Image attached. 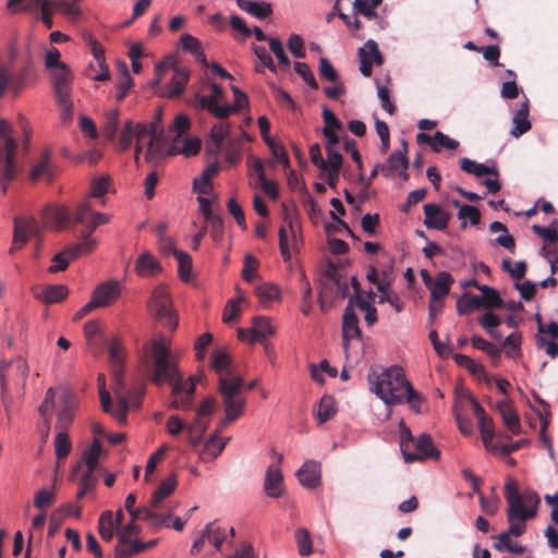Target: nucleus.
<instances>
[{
    "instance_id": "obj_1",
    "label": "nucleus",
    "mask_w": 558,
    "mask_h": 558,
    "mask_svg": "<svg viewBox=\"0 0 558 558\" xmlns=\"http://www.w3.org/2000/svg\"><path fill=\"white\" fill-rule=\"evenodd\" d=\"M145 367L155 385L167 381L171 386L169 408L190 410L193 405L195 385L185 380L179 368L178 357L171 350V341L163 335L151 339L146 349Z\"/></svg>"
},
{
    "instance_id": "obj_2",
    "label": "nucleus",
    "mask_w": 558,
    "mask_h": 558,
    "mask_svg": "<svg viewBox=\"0 0 558 558\" xmlns=\"http://www.w3.org/2000/svg\"><path fill=\"white\" fill-rule=\"evenodd\" d=\"M505 496L508 504L507 520L509 527L501 534H507V537L510 538L511 536H521L526 530L525 522L536 515L541 499L532 489H526L520 494L513 481L506 483Z\"/></svg>"
},
{
    "instance_id": "obj_3",
    "label": "nucleus",
    "mask_w": 558,
    "mask_h": 558,
    "mask_svg": "<svg viewBox=\"0 0 558 558\" xmlns=\"http://www.w3.org/2000/svg\"><path fill=\"white\" fill-rule=\"evenodd\" d=\"M160 121V113L156 120L149 124L134 123L132 120H126L123 124L122 131L119 135V146L122 151L129 149L134 140L143 142L146 146L145 158L148 162L154 161L165 155L166 145L165 138L158 130V122Z\"/></svg>"
},
{
    "instance_id": "obj_4",
    "label": "nucleus",
    "mask_w": 558,
    "mask_h": 558,
    "mask_svg": "<svg viewBox=\"0 0 558 558\" xmlns=\"http://www.w3.org/2000/svg\"><path fill=\"white\" fill-rule=\"evenodd\" d=\"M368 380L369 390L388 407L404 403V393L410 391L411 383L399 366L385 368L380 373L372 372Z\"/></svg>"
},
{
    "instance_id": "obj_5",
    "label": "nucleus",
    "mask_w": 558,
    "mask_h": 558,
    "mask_svg": "<svg viewBox=\"0 0 558 558\" xmlns=\"http://www.w3.org/2000/svg\"><path fill=\"white\" fill-rule=\"evenodd\" d=\"M75 400L66 387H50L45 395V399L39 407V413L43 417L46 429L50 426V416L52 411L57 413V427L66 428L74 415Z\"/></svg>"
},
{
    "instance_id": "obj_6",
    "label": "nucleus",
    "mask_w": 558,
    "mask_h": 558,
    "mask_svg": "<svg viewBox=\"0 0 558 558\" xmlns=\"http://www.w3.org/2000/svg\"><path fill=\"white\" fill-rule=\"evenodd\" d=\"M98 388L102 411L112 415L120 424H124L130 408V398L125 395L121 371L117 369L113 373L112 391L117 401L116 405L112 404L110 392L106 388L104 375L98 376Z\"/></svg>"
},
{
    "instance_id": "obj_7",
    "label": "nucleus",
    "mask_w": 558,
    "mask_h": 558,
    "mask_svg": "<svg viewBox=\"0 0 558 558\" xmlns=\"http://www.w3.org/2000/svg\"><path fill=\"white\" fill-rule=\"evenodd\" d=\"M244 381L242 378L231 380L222 379L219 385V392L226 412V417L221 421V426L239 418L243 413L245 400L240 396Z\"/></svg>"
},
{
    "instance_id": "obj_8",
    "label": "nucleus",
    "mask_w": 558,
    "mask_h": 558,
    "mask_svg": "<svg viewBox=\"0 0 558 558\" xmlns=\"http://www.w3.org/2000/svg\"><path fill=\"white\" fill-rule=\"evenodd\" d=\"M32 47L33 40L28 37L25 46V64L19 73L13 74L10 68L0 65V98L4 96L7 90L17 95L25 86L26 77L32 72L34 65Z\"/></svg>"
},
{
    "instance_id": "obj_9",
    "label": "nucleus",
    "mask_w": 558,
    "mask_h": 558,
    "mask_svg": "<svg viewBox=\"0 0 558 558\" xmlns=\"http://www.w3.org/2000/svg\"><path fill=\"white\" fill-rule=\"evenodd\" d=\"M12 126L0 119V180H14L16 175L15 153L16 141L11 136Z\"/></svg>"
},
{
    "instance_id": "obj_10",
    "label": "nucleus",
    "mask_w": 558,
    "mask_h": 558,
    "mask_svg": "<svg viewBox=\"0 0 558 558\" xmlns=\"http://www.w3.org/2000/svg\"><path fill=\"white\" fill-rule=\"evenodd\" d=\"M148 310L163 327L174 330L178 325L177 314L172 308L169 292L162 284L156 287L148 302Z\"/></svg>"
},
{
    "instance_id": "obj_11",
    "label": "nucleus",
    "mask_w": 558,
    "mask_h": 558,
    "mask_svg": "<svg viewBox=\"0 0 558 558\" xmlns=\"http://www.w3.org/2000/svg\"><path fill=\"white\" fill-rule=\"evenodd\" d=\"M211 94L204 96L196 94L194 98V106L199 109H206L219 119L230 116V109L227 105H219L218 101L223 98L222 87L216 83H210Z\"/></svg>"
},
{
    "instance_id": "obj_12",
    "label": "nucleus",
    "mask_w": 558,
    "mask_h": 558,
    "mask_svg": "<svg viewBox=\"0 0 558 558\" xmlns=\"http://www.w3.org/2000/svg\"><path fill=\"white\" fill-rule=\"evenodd\" d=\"M412 448L415 449L414 452L412 449L404 451L403 460L405 463L425 459L438 460L440 458L439 450L434 446L432 437L427 434H421L413 442Z\"/></svg>"
},
{
    "instance_id": "obj_13",
    "label": "nucleus",
    "mask_w": 558,
    "mask_h": 558,
    "mask_svg": "<svg viewBox=\"0 0 558 558\" xmlns=\"http://www.w3.org/2000/svg\"><path fill=\"white\" fill-rule=\"evenodd\" d=\"M14 234H13V247L21 248L31 236L40 235V226L38 221L32 217H14Z\"/></svg>"
},
{
    "instance_id": "obj_14",
    "label": "nucleus",
    "mask_w": 558,
    "mask_h": 558,
    "mask_svg": "<svg viewBox=\"0 0 558 558\" xmlns=\"http://www.w3.org/2000/svg\"><path fill=\"white\" fill-rule=\"evenodd\" d=\"M360 336L359 318L353 308V298H351L342 317V344L347 359L350 357V340L359 339Z\"/></svg>"
},
{
    "instance_id": "obj_15",
    "label": "nucleus",
    "mask_w": 558,
    "mask_h": 558,
    "mask_svg": "<svg viewBox=\"0 0 558 558\" xmlns=\"http://www.w3.org/2000/svg\"><path fill=\"white\" fill-rule=\"evenodd\" d=\"M48 72L56 97L72 95L74 73L68 64L59 65Z\"/></svg>"
},
{
    "instance_id": "obj_16",
    "label": "nucleus",
    "mask_w": 558,
    "mask_h": 558,
    "mask_svg": "<svg viewBox=\"0 0 558 558\" xmlns=\"http://www.w3.org/2000/svg\"><path fill=\"white\" fill-rule=\"evenodd\" d=\"M121 294V283L118 280H108L100 283L93 292L90 301L96 308L112 304Z\"/></svg>"
},
{
    "instance_id": "obj_17",
    "label": "nucleus",
    "mask_w": 558,
    "mask_h": 558,
    "mask_svg": "<svg viewBox=\"0 0 558 558\" xmlns=\"http://www.w3.org/2000/svg\"><path fill=\"white\" fill-rule=\"evenodd\" d=\"M264 490L270 498H279L283 495V474L278 464L268 465L264 480Z\"/></svg>"
},
{
    "instance_id": "obj_18",
    "label": "nucleus",
    "mask_w": 558,
    "mask_h": 558,
    "mask_svg": "<svg viewBox=\"0 0 558 558\" xmlns=\"http://www.w3.org/2000/svg\"><path fill=\"white\" fill-rule=\"evenodd\" d=\"M296 477L300 484L308 489H314L319 486L322 481L320 463L314 460H307L298 470Z\"/></svg>"
},
{
    "instance_id": "obj_19",
    "label": "nucleus",
    "mask_w": 558,
    "mask_h": 558,
    "mask_svg": "<svg viewBox=\"0 0 558 558\" xmlns=\"http://www.w3.org/2000/svg\"><path fill=\"white\" fill-rule=\"evenodd\" d=\"M424 225L428 229L445 230L450 221V214L439 205L429 203L424 205Z\"/></svg>"
},
{
    "instance_id": "obj_20",
    "label": "nucleus",
    "mask_w": 558,
    "mask_h": 558,
    "mask_svg": "<svg viewBox=\"0 0 558 558\" xmlns=\"http://www.w3.org/2000/svg\"><path fill=\"white\" fill-rule=\"evenodd\" d=\"M403 149L402 150H396L393 151L388 160L387 163L380 166V172L389 178L392 175H405V171L408 169V158L405 156L408 145L405 142H403Z\"/></svg>"
},
{
    "instance_id": "obj_21",
    "label": "nucleus",
    "mask_w": 558,
    "mask_h": 558,
    "mask_svg": "<svg viewBox=\"0 0 558 558\" xmlns=\"http://www.w3.org/2000/svg\"><path fill=\"white\" fill-rule=\"evenodd\" d=\"M422 276L424 282L429 287L430 296H433L434 299H444L449 293L450 286L453 282V279L449 272H439L433 282L426 271H422Z\"/></svg>"
},
{
    "instance_id": "obj_22",
    "label": "nucleus",
    "mask_w": 558,
    "mask_h": 558,
    "mask_svg": "<svg viewBox=\"0 0 558 558\" xmlns=\"http://www.w3.org/2000/svg\"><path fill=\"white\" fill-rule=\"evenodd\" d=\"M230 124L227 122L216 123L211 130L209 140L206 145L207 153L213 156H218L222 148V143L229 136Z\"/></svg>"
},
{
    "instance_id": "obj_23",
    "label": "nucleus",
    "mask_w": 558,
    "mask_h": 558,
    "mask_svg": "<svg viewBox=\"0 0 558 558\" xmlns=\"http://www.w3.org/2000/svg\"><path fill=\"white\" fill-rule=\"evenodd\" d=\"M211 365L219 376V383L222 379H227L228 381L233 378H242L233 372L231 359L228 353L222 350H218L213 354Z\"/></svg>"
},
{
    "instance_id": "obj_24",
    "label": "nucleus",
    "mask_w": 558,
    "mask_h": 558,
    "mask_svg": "<svg viewBox=\"0 0 558 558\" xmlns=\"http://www.w3.org/2000/svg\"><path fill=\"white\" fill-rule=\"evenodd\" d=\"M155 510L156 509L150 508V506L128 510L129 513L131 514L130 522L135 523L136 520L143 519V520L147 521L149 525H151L153 527H156V529H159V527L166 525L168 520L170 519V514L161 515V514H158Z\"/></svg>"
},
{
    "instance_id": "obj_25",
    "label": "nucleus",
    "mask_w": 558,
    "mask_h": 558,
    "mask_svg": "<svg viewBox=\"0 0 558 558\" xmlns=\"http://www.w3.org/2000/svg\"><path fill=\"white\" fill-rule=\"evenodd\" d=\"M531 126L532 125L529 120V99L525 97V100L512 117V129L510 130V135L518 138L530 131Z\"/></svg>"
},
{
    "instance_id": "obj_26",
    "label": "nucleus",
    "mask_w": 558,
    "mask_h": 558,
    "mask_svg": "<svg viewBox=\"0 0 558 558\" xmlns=\"http://www.w3.org/2000/svg\"><path fill=\"white\" fill-rule=\"evenodd\" d=\"M190 77V71L185 68H177L170 82L165 86L163 95L170 98L182 94Z\"/></svg>"
},
{
    "instance_id": "obj_27",
    "label": "nucleus",
    "mask_w": 558,
    "mask_h": 558,
    "mask_svg": "<svg viewBox=\"0 0 558 558\" xmlns=\"http://www.w3.org/2000/svg\"><path fill=\"white\" fill-rule=\"evenodd\" d=\"M101 451V444L99 440L94 439L93 444L84 451L81 462H78L73 472L80 471L83 466H85V471L95 473L98 469V460Z\"/></svg>"
},
{
    "instance_id": "obj_28",
    "label": "nucleus",
    "mask_w": 558,
    "mask_h": 558,
    "mask_svg": "<svg viewBox=\"0 0 558 558\" xmlns=\"http://www.w3.org/2000/svg\"><path fill=\"white\" fill-rule=\"evenodd\" d=\"M177 475L175 473H171L168 477H166L161 483L159 484L158 488L155 490L151 500H150V508L153 509H160L161 502L163 499L169 497L177 487Z\"/></svg>"
},
{
    "instance_id": "obj_29",
    "label": "nucleus",
    "mask_w": 558,
    "mask_h": 558,
    "mask_svg": "<svg viewBox=\"0 0 558 558\" xmlns=\"http://www.w3.org/2000/svg\"><path fill=\"white\" fill-rule=\"evenodd\" d=\"M161 269L160 263L149 252L141 254L135 263V271L141 277H151Z\"/></svg>"
},
{
    "instance_id": "obj_30",
    "label": "nucleus",
    "mask_w": 558,
    "mask_h": 558,
    "mask_svg": "<svg viewBox=\"0 0 558 558\" xmlns=\"http://www.w3.org/2000/svg\"><path fill=\"white\" fill-rule=\"evenodd\" d=\"M252 337L250 342L264 341L275 335L276 329L265 316H256L252 322Z\"/></svg>"
},
{
    "instance_id": "obj_31",
    "label": "nucleus",
    "mask_w": 558,
    "mask_h": 558,
    "mask_svg": "<svg viewBox=\"0 0 558 558\" xmlns=\"http://www.w3.org/2000/svg\"><path fill=\"white\" fill-rule=\"evenodd\" d=\"M43 218L47 223H50L56 230H62L69 221L70 214L65 207L50 206L43 213Z\"/></svg>"
},
{
    "instance_id": "obj_32",
    "label": "nucleus",
    "mask_w": 558,
    "mask_h": 558,
    "mask_svg": "<svg viewBox=\"0 0 558 558\" xmlns=\"http://www.w3.org/2000/svg\"><path fill=\"white\" fill-rule=\"evenodd\" d=\"M238 7L257 19H265L271 13V5L265 1L236 0Z\"/></svg>"
},
{
    "instance_id": "obj_33",
    "label": "nucleus",
    "mask_w": 558,
    "mask_h": 558,
    "mask_svg": "<svg viewBox=\"0 0 558 558\" xmlns=\"http://www.w3.org/2000/svg\"><path fill=\"white\" fill-rule=\"evenodd\" d=\"M497 410L502 417L504 424L509 428V430L513 434H518L520 432V421L510 402L499 401L497 403Z\"/></svg>"
},
{
    "instance_id": "obj_34",
    "label": "nucleus",
    "mask_w": 558,
    "mask_h": 558,
    "mask_svg": "<svg viewBox=\"0 0 558 558\" xmlns=\"http://www.w3.org/2000/svg\"><path fill=\"white\" fill-rule=\"evenodd\" d=\"M229 438L221 439L218 436V432H216L205 444L203 451L201 452V458L204 461H213L215 460L225 449Z\"/></svg>"
},
{
    "instance_id": "obj_35",
    "label": "nucleus",
    "mask_w": 558,
    "mask_h": 558,
    "mask_svg": "<svg viewBox=\"0 0 558 558\" xmlns=\"http://www.w3.org/2000/svg\"><path fill=\"white\" fill-rule=\"evenodd\" d=\"M460 167L466 173L474 174L477 178L484 175L498 177V170L495 166L490 167L485 163H477L469 158H461Z\"/></svg>"
},
{
    "instance_id": "obj_36",
    "label": "nucleus",
    "mask_w": 558,
    "mask_h": 558,
    "mask_svg": "<svg viewBox=\"0 0 558 558\" xmlns=\"http://www.w3.org/2000/svg\"><path fill=\"white\" fill-rule=\"evenodd\" d=\"M53 170L50 162V153L46 150L41 159L32 168L31 179L37 181L39 179H46L51 181L53 179Z\"/></svg>"
},
{
    "instance_id": "obj_37",
    "label": "nucleus",
    "mask_w": 558,
    "mask_h": 558,
    "mask_svg": "<svg viewBox=\"0 0 558 558\" xmlns=\"http://www.w3.org/2000/svg\"><path fill=\"white\" fill-rule=\"evenodd\" d=\"M219 171L217 163L209 165L201 174L193 181V187L198 194H208L211 190V178Z\"/></svg>"
},
{
    "instance_id": "obj_38",
    "label": "nucleus",
    "mask_w": 558,
    "mask_h": 558,
    "mask_svg": "<svg viewBox=\"0 0 558 558\" xmlns=\"http://www.w3.org/2000/svg\"><path fill=\"white\" fill-rule=\"evenodd\" d=\"M92 233L93 232L85 230L82 233L81 242L66 248L68 255L72 258H76L81 255L90 253L97 245V241L90 236Z\"/></svg>"
},
{
    "instance_id": "obj_39",
    "label": "nucleus",
    "mask_w": 558,
    "mask_h": 558,
    "mask_svg": "<svg viewBox=\"0 0 558 558\" xmlns=\"http://www.w3.org/2000/svg\"><path fill=\"white\" fill-rule=\"evenodd\" d=\"M119 527L117 526V521L113 520V513L109 510L105 511L98 521V531L100 537L105 542H110L114 533H118Z\"/></svg>"
},
{
    "instance_id": "obj_40",
    "label": "nucleus",
    "mask_w": 558,
    "mask_h": 558,
    "mask_svg": "<svg viewBox=\"0 0 558 558\" xmlns=\"http://www.w3.org/2000/svg\"><path fill=\"white\" fill-rule=\"evenodd\" d=\"M110 186V177L109 175H100L95 178L90 183L88 198L93 197L98 199L100 205L106 204V193L108 192Z\"/></svg>"
},
{
    "instance_id": "obj_41",
    "label": "nucleus",
    "mask_w": 558,
    "mask_h": 558,
    "mask_svg": "<svg viewBox=\"0 0 558 558\" xmlns=\"http://www.w3.org/2000/svg\"><path fill=\"white\" fill-rule=\"evenodd\" d=\"M120 111L117 108H111L105 112L102 132L109 141L117 137L119 126Z\"/></svg>"
},
{
    "instance_id": "obj_42",
    "label": "nucleus",
    "mask_w": 558,
    "mask_h": 558,
    "mask_svg": "<svg viewBox=\"0 0 558 558\" xmlns=\"http://www.w3.org/2000/svg\"><path fill=\"white\" fill-rule=\"evenodd\" d=\"M201 149V141L197 137L186 138L182 136L179 144H172L170 154L181 153L186 157L196 155Z\"/></svg>"
},
{
    "instance_id": "obj_43",
    "label": "nucleus",
    "mask_w": 558,
    "mask_h": 558,
    "mask_svg": "<svg viewBox=\"0 0 558 558\" xmlns=\"http://www.w3.org/2000/svg\"><path fill=\"white\" fill-rule=\"evenodd\" d=\"M475 287L482 292L481 304L485 307H500L502 300L496 289L486 284L474 283Z\"/></svg>"
},
{
    "instance_id": "obj_44",
    "label": "nucleus",
    "mask_w": 558,
    "mask_h": 558,
    "mask_svg": "<svg viewBox=\"0 0 558 558\" xmlns=\"http://www.w3.org/2000/svg\"><path fill=\"white\" fill-rule=\"evenodd\" d=\"M248 135L243 133L240 138H231L226 144V161L233 166L241 160V144L243 140H248Z\"/></svg>"
},
{
    "instance_id": "obj_45",
    "label": "nucleus",
    "mask_w": 558,
    "mask_h": 558,
    "mask_svg": "<svg viewBox=\"0 0 558 558\" xmlns=\"http://www.w3.org/2000/svg\"><path fill=\"white\" fill-rule=\"evenodd\" d=\"M365 57V59H369L376 65H381L384 63L383 54L378 48V45L373 39H368L360 49H359V58Z\"/></svg>"
},
{
    "instance_id": "obj_46",
    "label": "nucleus",
    "mask_w": 558,
    "mask_h": 558,
    "mask_svg": "<svg viewBox=\"0 0 558 558\" xmlns=\"http://www.w3.org/2000/svg\"><path fill=\"white\" fill-rule=\"evenodd\" d=\"M480 323L492 338L496 340L502 339L501 333L497 329L498 325L500 324V319L496 314L492 312H486L484 315L481 316Z\"/></svg>"
},
{
    "instance_id": "obj_47",
    "label": "nucleus",
    "mask_w": 558,
    "mask_h": 558,
    "mask_svg": "<svg viewBox=\"0 0 558 558\" xmlns=\"http://www.w3.org/2000/svg\"><path fill=\"white\" fill-rule=\"evenodd\" d=\"M295 541L300 556L306 557L313 553V543L310 532L305 527H299L295 531Z\"/></svg>"
},
{
    "instance_id": "obj_48",
    "label": "nucleus",
    "mask_w": 558,
    "mask_h": 558,
    "mask_svg": "<svg viewBox=\"0 0 558 558\" xmlns=\"http://www.w3.org/2000/svg\"><path fill=\"white\" fill-rule=\"evenodd\" d=\"M336 407H335V400L330 396H324L320 399V402L318 404L317 409V420L320 424L327 422L336 414Z\"/></svg>"
},
{
    "instance_id": "obj_49",
    "label": "nucleus",
    "mask_w": 558,
    "mask_h": 558,
    "mask_svg": "<svg viewBox=\"0 0 558 558\" xmlns=\"http://www.w3.org/2000/svg\"><path fill=\"white\" fill-rule=\"evenodd\" d=\"M144 549H146V545L136 539L129 543H120L119 541L116 546V558H130Z\"/></svg>"
},
{
    "instance_id": "obj_50",
    "label": "nucleus",
    "mask_w": 558,
    "mask_h": 558,
    "mask_svg": "<svg viewBox=\"0 0 558 558\" xmlns=\"http://www.w3.org/2000/svg\"><path fill=\"white\" fill-rule=\"evenodd\" d=\"M256 294L259 299V302L264 306L269 305L271 302L279 300V298H280V291H279L278 287L272 283H266V284L259 286L256 289Z\"/></svg>"
},
{
    "instance_id": "obj_51",
    "label": "nucleus",
    "mask_w": 558,
    "mask_h": 558,
    "mask_svg": "<svg viewBox=\"0 0 558 558\" xmlns=\"http://www.w3.org/2000/svg\"><path fill=\"white\" fill-rule=\"evenodd\" d=\"M68 293V288L63 284L49 286L44 290L43 299L48 304L58 303L64 300Z\"/></svg>"
},
{
    "instance_id": "obj_52",
    "label": "nucleus",
    "mask_w": 558,
    "mask_h": 558,
    "mask_svg": "<svg viewBox=\"0 0 558 558\" xmlns=\"http://www.w3.org/2000/svg\"><path fill=\"white\" fill-rule=\"evenodd\" d=\"M190 129V119L185 114H179L170 128V134L174 145L179 144L184 133Z\"/></svg>"
},
{
    "instance_id": "obj_53",
    "label": "nucleus",
    "mask_w": 558,
    "mask_h": 558,
    "mask_svg": "<svg viewBox=\"0 0 558 558\" xmlns=\"http://www.w3.org/2000/svg\"><path fill=\"white\" fill-rule=\"evenodd\" d=\"M253 50H254L255 56L258 58V60L262 63V65L255 66L256 72L262 73L264 66L268 68V70L271 71L272 73L277 72V66H276L270 53L266 50L265 47L254 46Z\"/></svg>"
},
{
    "instance_id": "obj_54",
    "label": "nucleus",
    "mask_w": 558,
    "mask_h": 558,
    "mask_svg": "<svg viewBox=\"0 0 558 558\" xmlns=\"http://www.w3.org/2000/svg\"><path fill=\"white\" fill-rule=\"evenodd\" d=\"M494 548L498 551L507 550L513 554H523L525 551L524 546L507 537V534H499L497 542L494 544Z\"/></svg>"
},
{
    "instance_id": "obj_55",
    "label": "nucleus",
    "mask_w": 558,
    "mask_h": 558,
    "mask_svg": "<svg viewBox=\"0 0 558 558\" xmlns=\"http://www.w3.org/2000/svg\"><path fill=\"white\" fill-rule=\"evenodd\" d=\"M183 48L192 52L202 63L206 64V57L201 50L199 41L190 34H183L180 39Z\"/></svg>"
},
{
    "instance_id": "obj_56",
    "label": "nucleus",
    "mask_w": 558,
    "mask_h": 558,
    "mask_svg": "<svg viewBox=\"0 0 558 558\" xmlns=\"http://www.w3.org/2000/svg\"><path fill=\"white\" fill-rule=\"evenodd\" d=\"M459 146V142L453 140V138H450L448 135H446L445 133L440 132V131H437L434 136H433V143H432V149L434 151H439L441 148H447V149H456L458 148Z\"/></svg>"
},
{
    "instance_id": "obj_57",
    "label": "nucleus",
    "mask_w": 558,
    "mask_h": 558,
    "mask_svg": "<svg viewBox=\"0 0 558 558\" xmlns=\"http://www.w3.org/2000/svg\"><path fill=\"white\" fill-rule=\"evenodd\" d=\"M458 218L461 220V227L465 228L468 220L473 226L478 225L481 220V214L476 207L466 205L460 208L458 211Z\"/></svg>"
},
{
    "instance_id": "obj_58",
    "label": "nucleus",
    "mask_w": 558,
    "mask_h": 558,
    "mask_svg": "<svg viewBox=\"0 0 558 558\" xmlns=\"http://www.w3.org/2000/svg\"><path fill=\"white\" fill-rule=\"evenodd\" d=\"M174 257L177 258L179 264V277L184 281L189 280L192 270L191 256L183 251H175Z\"/></svg>"
},
{
    "instance_id": "obj_59",
    "label": "nucleus",
    "mask_w": 558,
    "mask_h": 558,
    "mask_svg": "<svg viewBox=\"0 0 558 558\" xmlns=\"http://www.w3.org/2000/svg\"><path fill=\"white\" fill-rule=\"evenodd\" d=\"M98 482V476L93 472L84 471L80 478V489L76 494L77 499H82L88 492L93 490Z\"/></svg>"
},
{
    "instance_id": "obj_60",
    "label": "nucleus",
    "mask_w": 558,
    "mask_h": 558,
    "mask_svg": "<svg viewBox=\"0 0 558 558\" xmlns=\"http://www.w3.org/2000/svg\"><path fill=\"white\" fill-rule=\"evenodd\" d=\"M204 534L207 535L208 541L215 546L216 549H220L225 542V531L220 527L215 526L214 523H208L204 530Z\"/></svg>"
},
{
    "instance_id": "obj_61",
    "label": "nucleus",
    "mask_w": 558,
    "mask_h": 558,
    "mask_svg": "<svg viewBox=\"0 0 558 558\" xmlns=\"http://www.w3.org/2000/svg\"><path fill=\"white\" fill-rule=\"evenodd\" d=\"M71 96L72 95L56 97V101L61 111V119L64 123H68L73 119V101Z\"/></svg>"
},
{
    "instance_id": "obj_62",
    "label": "nucleus",
    "mask_w": 558,
    "mask_h": 558,
    "mask_svg": "<svg viewBox=\"0 0 558 558\" xmlns=\"http://www.w3.org/2000/svg\"><path fill=\"white\" fill-rule=\"evenodd\" d=\"M295 72L305 81V83L313 89L318 88V83L311 70V68L304 62L294 63Z\"/></svg>"
},
{
    "instance_id": "obj_63",
    "label": "nucleus",
    "mask_w": 558,
    "mask_h": 558,
    "mask_svg": "<svg viewBox=\"0 0 558 558\" xmlns=\"http://www.w3.org/2000/svg\"><path fill=\"white\" fill-rule=\"evenodd\" d=\"M557 222L554 221L549 227H542L538 225H533L532 230L539 235L546 242H557L558 241V230L556 228Z\"/></svg>"
},
{
    "instance_id": "obj_64",
    "label": "nucleus",
    "mask_w": 558,
    "mask_h": 558,
    "mask_svg": "<svg viewBox=\"0 0 558 558\" xmlns=\"http://www.w3.org/2000/svg\"><path fill=\"white\" fill-rule=\"evenodd\" d=\"M536 348L544 350L550 357L558 356V344L544 335H537L535 339Z\"/></svg>"
}]
</instances>
